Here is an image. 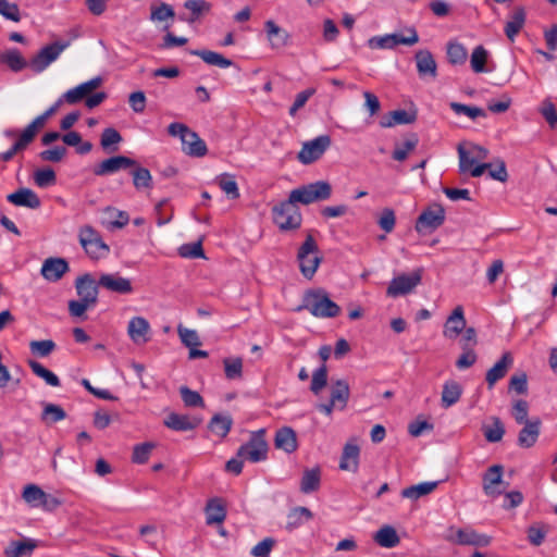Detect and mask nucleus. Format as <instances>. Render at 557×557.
Instances as JSON below:
<instances>
[{"instance_id":"1","label":"nucleus","mask_w":557,"mask_h":557,"mask_svg":"<svg viewBox=\"0 0 557 557\" xmlns=\"http://www.w3.org/2000/svg\"><path fill=\"white\" fill-rule=\"evenodd\" d=\"M308 310L320 319L335 318L341 313V307L334 302L322 288L309 289L304 295V304L296 311Z\"/></svg>"},{"instance_id":"2","label":"nucleus","mask_w":557,"mask_h":557,"mask_svg":"<svg viewBox=\"0 0 557 557\" xmlns=\"http://www.w3.org/2000/svg\"><path fill=\"white\" fill-rule=\"evenodd\" d=\"M272 220L281 232H294L300 228L302 214L289 198L272 208Z\"/></svg>"},{"instance_id":"3","label":"nucleus","mask_w":557,"mask_h":557,"mask_svg":"<svg viewBox=\"0 0 557 557\" xmlns=\"http://www.w3.org/2000/svg\"><path fill=\"white\" fill-rule=\"evenodd\" d=\"M332 195V186L326 181H317L293 189L288 198L297 205H310L317 201L327 200Z\"/></svg>"},{"instance_id":"4","label":"nucleus","mask_w":557,"mask_h":557,"mask_svg":"<svg viewBox=\"0 0 557 557\" xmlns=\"http://www.w3.org/2000/svg\"><path fill=\"white\" fill-rule=\"evenodd\" d=\"M297 260L301 274L311 280L315 274L322 258L319 256V247L313 236L308 233L305 242L298 249Z\"/></svg>"},{"instance_id":"5","label":"nucleus","mask_w":557,"mask_h":557,"mask_svg":"<svg viewBox=\"0 0 557 557\" xmlns=\"http://www.w3.org/2000/svg\"><path fill=\"white\" fill-rule=\"evenodd\" d=\"M268 449L265 429H260L252 432L249 441L238 448L237 457L250 462H260L267 459Z\"/></svg>"},{"instance_id":"6","label":"nucleus","mask_w":557,"mask_h":557,"mask_svg":"<svg viewBox=\"0 0 557 557\" xmlns=\"http://www.w3.org/2000/svg\"><path fill=\"white\" fill-rule=\"evenodd\" d=\"M422 273V269H416L411 273H403L393 277L386 288V296L397 298L412 293L421 284Z\"/></svg>"},{"instance_id":"7","label":"nucleus","mask_w":557,"mask_h":557,"mask_svg":"<svg viewBox=\"0 0 557 557\" xmlns=\"http://www.w3.org/2000/svg\"><path fill=\"white\" fill-rule=\"evenodd\" d=\"M70 46V41H54L41 48L29 62L35 73L44 72Z\"/></svg>"},{"instance_id":"8","label":"nucleus","mask_w":557,"mask_h":557,"mask_svg":"<svg viewBox=\"0 0 557 557\" xmlns=\"http://www.w3.org/2000/svg\"><path fill=\"white\" fill-rule=\"evenodd\" d=\"M408 35L386 34L369 39V46L376 49H394L398 45L413 46L419 41V35L414 27L406 28Z\"/></svg>"},{"instance_id":"9","label":"nucleus","mask_w":557,"mask_h":557,"mask_svg":"<svg viewBox=\"0 0 557 557\" xmlns=\"http://www.w3.org/2000/svg\"><path fill=\"white\" fill-rule=\"evenodd\" d=\"M79 243L91 258H99L109 252V246L103 243L100 234L89 225L79 230Z\"/></svg>"},{"instance_id":"10","label":"nucleus","mask_w":557,"mask_h":557,"mask_svg":"<svg viewBox=\"0 0 557 557\" xmlns=\"http://www.w3.org/2000/svg\"><path fill=\"white\" fill-rule=\"evenodd\" d=\"M446 540L453 544L458 545H472L484 547L491 543V537L485 534H480L472 529H455L449 528Z\"/></svg>"},{"instance_id":"11","label":"nucleus","mask_w":557,"mask_h":557,"mask_svg":"<svg viewBox=\"0 0 557 557\" xmlns=\"http://www.w3.org/2000/svg\"><path fill=\"white\" fill-rule=\"evenodd\" d=\"M503 471L502 465H493L484 472L482 486L485 495L495 498L504 493L508 483L503 481Z\"/></svg>"},{"instance_id":"12","label":"nucleus","mask_w":557,"mask_h":557,"mask_svg":"<svg viewBox=\"0 0 557 557\" xmlns=\"http://www.w3.org/2000/svg\"><path fill=\"white\" fill-rule=\"evenodd\" d=\"M331 144V138L326 135L319 136L313 140L304 144L298 152V160L302 164H310L322 157Z\"/></svg>"},{"instance_id":"13","label":"nucleus","mask_w":557,"mask_h":557,"mask_svg":"<svg viewBox=\"0 0 557 557\" xmlns=\"http://www.w3.org/2000/svg\"><path fill=\"white\" fill-rule=\"evenodd\" d=\"M445 221V210L441 205H433L424 210L418 218L416 230L418 233L434 231Z\"/></svg>"},{"instance_id":"14","label":"nucleus","mask_w":557,"mask_h":557,"mask_svg":"<svg viewBox=\"0 0 557 557\" xmlns=\"http://www.w3.org/2000/svg\"><path fill=\"white\" fill-rule=\"evenodd\" d=\"M98 286L114 294L128 295L134 288L129 278L121 276L119 273H103L98 280Z\"/></svg>"},{"instance_id":"15","label":"nucleus","mask_w":557,"mask_h":557,"mask_svg":"<svg viewBox=\"0 0 557 557\" xmlns=\"http://www.w3.org/2000/svg\"><path fill=\"white\" fill-rule=\"evenodd\" d=\"M136 165V160L128 158L126 156H113L108 159H104L99 164H97L92 172L97 176H106L114 174L121 170L131 169V166Z\"/></svg>"},{"instance_id":"16","label":"nucleus","mask_w":557,"mask_h":557,"mask_svg":"<svg viewBox=\"0 0 557 557\" xmlns=\"http://www.w3.org/2000/svg\"><path fill=\"white\" fill-rule=\"evenodd\" d=\"M414 61L420 78L434 81L437 77V64L430 50H418L414 54Z\"/></svg>"},{"instance_id":"17","label":"nucleus","mask_w":557,"mask_h":557,"mask_svg":"<svg viewBox=\"0 0 557 557\" xmlns=\"http://www.w3.org/2000/svg\"><path fill=\"white\" fill-rule=\"evenodd\" d=\"M98 282L89 274H83L75 281V288L79 299L96 305L98 300Z\"/></svg>"},{"instance_id":"18","label":"nucleus","mask_w":557,"mask_h":557,"mask_svg":"<svg viewBox=\"0 0 557 557\" xmlns=\"http://www.w3.org/2000/svg\"><path fill=\"white\" fill-rule=\"evenodd\" d=\"M102 83L101 77H94L87 82L79 84L78 86L69 89L63 94V99L69 104H76L81 102L83 99L86 100V97L90 95L95 89H97Z\"/></svg>"},{"instance_id":"19","label":"nucleus","mask_w":557,"mask_h":557,"mask_svg":"<svg viewBox=\"0 0 557 557\" xmlns=\"http://www.w3.org/2000/svg\"><path fill=\"white\" fill-rule=\"evenodd\" d=\"M360 447L355 441H349L345 444L341 460L339 469L351 473H357L359 470Z\"/></svg>"},{"instance_id":"20","label":"nucleus","mask_w":557,"mask_h":557,"mask_svg":"<svg viewBox=\"0 0 557 557\" xmlns=\"http://www.w3.org/2000/svg\"><path fill=\"white\" fill-rule=\"evenodd\" d=\"M274 447L286 454H293L298 449V438L295 430L290 426H282L274 435Z\"/></svg>"},{"instance_id":"21","label":"nucleus","mask_w":557,"mask_h":557,"mask_svg":"<svg viewBox=\"0 0 557 557\" xmlns=\"http://www.w3.org/2000/svg\"><path fill=\"white\" fill-rule=\"evenodd\" d=\"M512 363V355L509 351L504 352L500 359L486 372L485 381L490 389H492L499 380L505 377Z\"/></svg>"},{"instance_id":"22","label":"nucleus","mask_w":557,"mask_h":557,"mask_svg":"<svg viewBox=\"0 0 557 557\" xmlns=\"http://www.w3.org/2000/svg\"><path fill=\"white\" fill-rule=\"evenodd\" d=\"M187 13H181L178 20L193 24L211 11V3L206 0H187L184 2Z\"/></svg>"},{"instance_id":"23","label":"nucleus","mask_w":557,"mask_h":557,"mask_svg":"<svg viewBox=\"0 0 557 557\" xmlns=\"http://www.w3.org/2000/svg\"><path fill=\"white\" fill-rule=\"evenodd\" d=\"M466 325L467 321L465 318L463 308L461 306H457L453 310L451 314L447 318L443 334L446 338L455 339L462 333V331L466 329Z\"/></svg>"},{"instance_id":"24","label":"nucleus","mask_w":557,"mask_h":557,"mask_svg":"<svg viewBox=\"0 0 557 557\" xmlns=\"http://www.w3.org/2000/svg\"><path fill=\"white\" fill-rule=\"evenodd\" d=\"M7 200L16 207H25L33 210L41 206L38 195L26 187L18 188L16 191L9 194Z\"/></svg>"},{"instance_id":"25","label":"nucleus","mask_w":557,"mask_h":557,"mask_svg":"<svg viewBox=\"0 0 557 557\" xmlns=\"http://www.w3.org/2000/svg\"><path fill=\"white\" fill-rule=\"evenodd\" d=\"M527 21V12L522 5L515 7L508 16V21L505 24V35L513 42L517 35L524 27Z\"/></svg>"},{"instance_id":"26","label":"nucleus","mask_w":557,"mask_h":557,"mask_svg":"<svg viewBox=\"0 0 557 557\" xmlns=\"http://www.w3.org/2000/svg\"><path fill=\"white\" fill-rule=\"evenodd\" d=\"M458 154H459V170L461 173L470 172L471 176L479 177L481 176L486 169L492 166L491 163H481L476 164L475 156H470V153L461 146H458Z\"/></svg>"},{"instance_id":"27","label":"nucleus","mask_w":557,"mask_h":557,"mask_svg":"<svg viewBox=\"0 0 557 557\" xmlns=\"http://www.w3.org/2000/svg\"><path fill=\"white\" fill-rule=\"evenodd\" d=\"M69 271V263L63 258H48L44 261L40 273L50 282L59 281Z\"/></svg>"},{"instance_id":"28","label":"nucleus","mask_w":557,"mask_h":557,"mask_svg":"<svg viewBox=\"0 0 557 557\" xmlns=\"http://www.w3.org/2000/svg\"><path fill=\"white\" fill-rule=\"evenodd\" d=\"M522 424L523 428L519 432L517 443L522 448H530L535 445L540 436L542 422L540 418H535Z\"/></svg>"},{"instance_id":"29","label":"nucleus","mask_w":557,"mask_h":557,"mask_svg":"<svg viewBox=\"0 0 557 557\" xmlns=\"http://www.w3.org/2000/svg\"><path fill=\"white\" fill-rule=\"evenodd\" d=\"M149 331L150 324L143 317H134L128 322L127 334L129 338L137 345L146 344L149 341Z\"/></svg>"},{"instance_id":"30","label":"nucleus","mask_w":557,"mask_h":557,"mask_svg":"<svg viewBox=\"0 0 557 557\" xmlns=\"http://www.w3.org/2000/svg\"><path fill=\"white\" fill-rule=\"evenodd\" d=\"M182 147L183 151L191 157H203L208 151L206 143L191 129L184 135Z\"/></svg>"},{"instance_id":"31","label":"nucleus","mask_w":557,"mask_h":557,"mask_svg":"<svg viewBox=\"0 0 557 557\" xmlns=\"http://www.w3.org/2000/svg\"><path fill=\"white\" fill-rule=\"evenodd\" d=\"M417 120L416 112L406 110H395L386 113L380 120V126L383 128L394 127L395 125L411 124Z\"/></svg>"},{"instance_id":"32","label":"nucleus","mask_w":557,"mask_h":557,"mask_svg":"<svg viewBox=\"0 0 557 557\" xmlns=\"http://www.w3.org/2000/svg\"><path fill=\"white\" fill-rule=\"evenodd\" d=\"M206 523L208 525L222 523L226 518V509L221 498H211L208 500L206 508Z\"/></svg>"},{"instance_id":"33","label":"nucleus","mask_w":557,"mask_h":557,"mask_svg":"<svg viewBox=\"0 0 557 557\" xmlns=\"http://www.w3.org/2000/svg\"><path fill=\"white\" fill-rule=\"evenodd\" d=\"M462 395V386L454 380H448L443 385L441 406L445 409L457 404Z\"/></svg>"},{"instance_id":"34","label":"nucleus","mask_w":557,"mask_h":557,"mask_svg":"<svg viewBox=\"0 0 557 557\" xmlns=\"http://www.w3.org/2000/svg\"><path fill=\"white\" fill-rule=\"evenodd\" d=\"M350 389L346 380H336L331 386L330 400L338 406V410H344L349 400Z\"/></svg>"},{"instance_id":"35","label":"nucleus","mask_w":557,"mask_h":557,"mask_svg":"<svg viewBox=\"0 0 557 557\" xmlns=\"http://www.w3.org/2000/svg\"><path fill=\"white\" fill-rule=\"evenodd\" d=\"M164 423L174 431H190L196 429L200 421L186 414L170 413Z\"/></svg>"},{"instance_id":"36","label":"nucleus","mask_w":557,"mask_h":557,"mask_svg":"<svg viewBox=\"0 0 557 557\" xmlns=\"http://www.w3.org/2000/svg\"><path fill=\"white\" fill-rule=\"evenodd\" d=\"M189 53L199 57L207 64L218 66L220 69H227L233 65L232 60L225 58L224 55L215 51L197 49L190 50Z\"/></svg>"},{"instance_id":"37","label":"nucleus","mask_w":557,"mask_h":557,"mask_svg":"<svg viewBox=\"0 0 557 557\" xmlns=\"http://www.w3.org/2000/svg\"><path fill=\"white\" fill-rule=\"evenodd\" d=\"M264 27L272 48L278 49L287 45L289 35L286 30L271 20L265 22Z\"/></svg>"},{"instance_id":"38","label":"nucleus","mask_w":557,"mask_h":557,"mask_svg":"<svg viewBox=\"0 0 557 557\" xmlns=\"http://www.w3.org/2000/svg\"><path fill=\"white\" fill-rule=\"evenodd\" d=\"M37 544L34 540L13 541L4 549L5 557H24L30 556Z\"/></svg>"},{"instance_id":"39","label":"nucleus","mask_w":557,"mask_h":557,"mask_svg":"<svg viewBox=\"0 0 557 557\" xmlns=\"http://www.w3.org/2000/svg\"><path fill=\"white\" fill-rule=\"evenodd\" d=\"M131 175L133 177L134 187L137 190L151 189L152 176L147 168L140 166L137 162L135 166H131Z\"/></svg>"},{"instance_id":"40","label":"nucleus","mask_w":557,"mask_h":557,"mask_svg":"<svg viewBox=\"0 0 557 557\" xmlns=\"http://www.w3.org/2000/svg\"><path fill=\"white\" fill-rule=\"evenodd\" d=\"M321 470L319 467L304 471L300 481V491L305 494L312 493L320 487Z\"/></svg>"},{"instance_id":"41","label":"nucleus","mask_w":557,"mask_h":557,"mask_svg":"<svg viewBox=\"0 0 557 557\" xmlns=\"http://www.w3.org/2000/svg\"><path fill=\"white\" fill-rule=\"evenodd\" d=\"M0 62L8 65L13 72H21L27 66V62L21 52L13 48L0 54Z\"/></svg>"},{"instance_id":"42","label":"nucleus","mask_w":557,"mask_h":557,"mask_svg":"<svg viewBox=\"0 0 557 557\" xmlns=\"http://www.w3.org/2000/svg\"><path fill=\"white\" fill-rule=\"evenodd\" d=\"M437 482H422L416 485L408 486L401 491V496L409 499H418L422 496L431 494L436 487Z\"/></svg>"},{"instance_id":"43","label":"nucleus","mask_w":557,"mask_h":557,"mask_svg":"<svg viewBox=\"0 0 557 557\" xmlns=\"http://www.w3.org/2000/svg\"><path fill=\"white\" fill-rule=\"evenodd\" d=\"M374 541L382 547L393 548L398 545L399 536L394 528L385 525L375 533Z\"/></svg>"},{"instance_id":"44","label":"nucleus","mask_w":557,"mask_h":557,"mask_svg":"<svg viewBox=\"0 0 557 557\" xmlns=\"http://www.w3.org/2000/svg\"><path fill=\"white\" fill-rule=\"evenodd\" d=\"M233 420L231 416H224V414H214L212 419L209 422V430L220 436L225 437L232 428Z\"/></svg>"},{"instance_id":"45","label":"nucleus","mask_w":557,"mask_h":557,"mask_svg":"<svg viewBox=\"0 0 557 557\" xmlns=\"http://www.w3.org/2000/svg\"><path fill=\"white\" fill-rule=\"evenodd\" d=\"M28 367L32 369L33 373L38 377L42 379L50 386H60V379L52 371L45 368L41 363L36 360L29 359L27 361Z\"/></svg>"},{"instance_id":"46","label":"nucleus","mask_w":557,"mask_h":557,"mask_svg":"<svg viewBox=\"0 0 557 557\" xmlns=\"http://www.w3.org/2000/svg\"><path fill=\"white\" fill-rule=\"evenodd\" d=\"M492 425L483 426V434L487 442L497 443L500 442L505 434V426L498 417L492 418Z\"/></svg>"},{"instance_id":"47","label":"nucleus","mask_w":557,"mask_h":557,"mask_svg":"<svg viewBox=\"0 0 557 557\" xmlns=\"http://www.w3.org/2000/svg\"><path fill=\"white\" fill-rule=\"evenodd\" d=\"M313 517L312 512L307 507H296L288 513L287 527L290 529L298 528L305 522L311 520Z\"/></svg>"},{"instance_id":"48","label":"nucleus","mask_w":557,"mask_h":557,"mask_svg":"<svg viewBox=\"0 0 557 557\" xmlns=\"http://www.w3.org/2000/svg\"><path fill=\"white\" fill-rule=\"evenodd\" d=\"M224 373L227 380H238L243 376V359L230 357L223 360Z\"/></svg>"},{"instance_id":"49","label":"nucleus","mask_w":557,"mask_h":557,"mask_svg":"<svg viewBox=\"0 0 557 557\" xmlns=\"http://www.w3.org/2000/svg\"><path fill=\"white\" fill-rule=\"evenodd\" d=\"M65 418H66V412L64 411V409L61 406L54 405V404H46L44 406V410L41 412V420L45 423H47V424L55 423V422L64 420Z\"/></svg>"},{"instance_id":"50","label":"nucleus","mask_w":557,"mask_h":557,"mask_svg":"<svg viewBox=\"0 0 557 557\" xmlns=\"http://www.w3.org/2000/svg\"><path fill=\"white\" fill-rule=\"evenodd\" d=\"M106 214L108 215V227L111 230L122 228L129 222V215L126 211L117 210L115 208H107Z\"/></svg>"},{"instance_id":"51","label":"nucleus","mask_w":557,"mask_h":557,"mask_svg":"<svg viewBox=\"0 0 557 557\" xmlns=\"http://www.w3.org/2000/svg\"><path fill=\"white\" fill-rule=\"evenodd\" d=\"M488 52L483 46H476L471 54L470 64L474 73L486 72L485 64L487 61Z\"/></svg>"},{"instance_id":"52","label":"nucleus","mask_w":557,"mask_h":557,"mask_svg":"<svg viewBox=\"0 0 557 557\" xmlns=\"http://www.w3.org/2000/svg\"><path fill=\"white\" fill-rule=\"evenodd\" d=\"M49 117L45 113L35 117L20 134L28 144H32L39 129L47 123Z\"/></svg>"},{"instance_id":"53","label":"nucleus","mask_w":557,"mask_h":557,"mask_svg":"<svg viewBox=\"0 0 557 557\" xmlns=\"http://www.w3.org/2000/svg\"><path fill=\"white\" fill-rule=\"evenodd\" d=\"M45 494L46 492L42 491L38 485L27 484L24 487L22 497L32 507H39L42 502V498L45 497Z\"/></svg>"},{"instance_id":"54","label":"nucleus","mask_w":557,"mask_h":557,"mask_svg":"<svg viewBox=\"0 0 557 557\" xmlns=\"http://www.w3.org/2000/svg\"><path fill=\"white\" fill-rule=\"evenodd\" d=\"M467 50L461 44L449 42L447 45V59L449 63L454 65L463 64L467 60Z\"/></svg>"},{"instance_id":"55","label":"nucleus","mask_w":557,"mask_h":557,"mask_svg":"<svg viewBox=\"0 0 557 557\" xmlns=\"http://www.w3.org/2000/svg\"><path fill=\"white\" fill-rule=\"evenodd\" d=\"M57 345L52 339H44V341H32L29 343V350L33 355L45 358L51 355Z\"/></svg>"},{"instance_id":"56","label":"nucleus","mask_w":557,"mask_h":557,"mask_svg":"<svg viewBox=\"0 0 557 557\" xmlns=\"http://www.w3.org/2000/svg\"><path fill=\"white\" fill-rule=\"evenodd\" d=\"M449 107L456 114L467 115L471 120L486 116V112L482 108H479V107L467 106V104L459 103V102H450Z\"/></svg>"},{"instance_id":"57","label":"nucleus","mask_w":557,"mask_h":557,"mask_svg":"<svg viewBox=\"0 0 557 557\" xmlns=\"http://www.w3.org/2000/svg\"><path fill=\"white\" fill-rule=\"evenodd\" d=\"M326 384H327V368L323 363L312 374L310 391L314 395H319L321 393V391L326 386Z\"/></svg>"},{"instance_id":"58","label":"nucleus","mask_w":557,"mask_h":557,"mask_svg":"<svg viewBox=\"0 0 557 557\" xmlns=\"http://www.w3.org/2000/svg\"><path fill=\"white\" fill-rule=\"evenodd\" d=\"M175 12L173 8L168 3L162 2L159 5L151 7L150 20L152 22H164L169 18L173 20Z\"/></svg>"},{"instance_id":"59","label":"nucleus","mask_w":557,"mask_h":557,"mask_svg":"<svg viewBox=\"0 0 557 557\" xmlns=\"http://www.w3.org/2000/svg\"><path fill=\"white\" fill-rule=\"evenodd\" d=\"M34 182L40 188L52 186L57 182L55 172L50 169H40L34 173Z\"/></svg>"},{"instance_id":"60","label":"nucleus","mask_w":557,"mask_h":557,"mask_svg":"<svg viewBox=\"0 0 557 557\" xmlns=\"http://www.w3.org/2000/svg\"><path fill=\"white\" fill-rule=\"evenodd\" d=\"M418 137L411 134L410 137L404 143L401 147H396L393 151V159L396 161H405L409 152L413 151L418 146Z\"/></svg>"},{"instance_id":"61","label":"nucleus","mask_w":557,"mask_h":557,"mask_svg":"<svg viewBox=\"0 0 557 557\" xmlns=\"http://www.w3.org/2000/svg\"><path fill=\"white\" fill-rule=\"evenodd\" d=\"M180 394L186 407L205 406L203 398L201 397V395L198 392L188 388L187 386H181Z\"/></svg>"},{"instance_id":"62","label":"nucleus","mask_w":557,"mask_h":557,"mask_svg":"<svg viewBox=\"0 0 557 557\" xmlns=\"http://www.w3.org/2000/svg\"><path fill=\"white\" fill-rule=\"evenodd\" d=\"M153 448L154 445L152 443H143L135 445L133 449L132 461L138 465L146 463Z\"/></svg>"},{"instance_id":"63","label":"nucleus","mask_w":557,"mask_h":557,"mask_svg":"<svg viewBox=\"0 0 557 557\" xmlns=\"http://www.w3.org/2000/svg\"><path fill=\"white\" fill-rule=\"evenodd\" d=\"M219 186L231 199L239 197L237 183L232 175L223 174L219 178Z\"/></svg>"},{"instance_id":"64","label":"nucleus","mask_w":557,"mask_h":557,"mask_svg":"<svg viewBox=\"0 0 557 557\" xmlns=\"http://www.w3.org/2000/svg\"><path fill=\"white\" fill-rule=\"evenodd\" d=\"M177 333L181 342L188 348L197 347L201 344L199 336L195 330L187 329L180 324L177 326Z\"/></svg>"}]
</instances>
